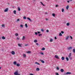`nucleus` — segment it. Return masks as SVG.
<instances>
[{
    "instance_id": "nucleus-8",
    "label": "nucleus",
    "mask_w": 75,
    "mask_h": 75,
    "mask_svg": "<svg viewBox=\"0 0 75 75\" xmlns=\"http://www.w3.org/2000/svg\"><path fill=\"white\" fill-rule=\"evenodd\" d=\"M35 64H36L37 65H40V63L37 62H35Z\"/></svg>"
},
{
    "instance_id": "nucleus-37",
    "label": "nucleus",
    "mask_w": 75,
    "mask_h": 75,
    "mask_svg": "<svg viewBox=\"0 0 75 75\" xmlns=\"http://www.w3.org/2000/svg\"><path fill=\"white\" fill-rule=\"evenodd\" d=\"M2 27H4V25H1Z\"/></svg>"
},
{
    "instance_id": "nucleus-26",
    "label": "nucleus",
    "mask_w": 75,
    "mask_h": 75,
    "mask_svg": "<svg viewBox=\"0 0 75 75\" xmlns=\"http://www.w3.org/2000/svg\"><path fill=\"white\" fill-rule=\"evenodd\" d=\"M67 26H69V23H67Z\"/></svg>"
},
{
    "instance_id": "nucleus-51",
    "label": "nucleus",
    "mask_w": 75,
    "mask_h": 75,
    "mask_svg": "<svg viewBox=\"0 0 75 75\" xmlns=\"http://www.w3.org/2000/svg\"><path fill=\"white\" fill-rule=\"evenodd\" d=\"M70 37L71 39H72V36H70Z\"/></svg>"
},
{
    "instance_id": "nucleus-55",
    "label": "nucleus",
    "mask_w": 75,
    "mask_h": 75,
    "mask_svg": "<svg viewBox=\"0 0 75 75\" xmlns=\"http://www.w3.org/2000/svg\"><path fill=\"white\" fill-rule=\"evenodd\" d=\"M30 75H34V74H30Z\"/></svg>"
},
{
    "instance_id": "nucleus-33",
    "label": "nucleus",
    "mask_w": 75,
    "mask_h": 75,
    "mask_svg": "<svg viewBox=\"0 0 75 75\" xmlns=\"http://www.w3.org/2000/svg\"><path fill=\"white\" fill-rule=\"evenodd\" d=\"M62 34H61V33H60L59 34V36H62Z\"/></svg>"
},
{
    "instance_id": "nucleus-60",
    "label": "nucleus",
    "mask_w": 75,
    "mask_h": 75,
    "mask_svg": "<svg viewBox=\"0 0 75 75\" xmlns=\"http://www.w3.org/2000/svg\"><path fill=\"white\" fill-rule=\"evenodd\" d=\"M1 69V67H0V69Z\"/></svg>"
},
{
    "instance_id": "nucleus-35",
    "label": "nucleus",
    "mask_w": 75,
    "mask_h": 75,
    "mask_svg": "<svg viewBox=\"0 0 75 75\" xmlns=\"http://www.w3.org/2000/svg\"><path fill=\"white\" fill-rule=\"evenodd\" d=\"M64 8H63L62 9V12H64Z\"/></svg>"
},
{
    "instance_id": "nucleus-4",
    "label": "nucleus",
    "mask_w": 75,
    "mask_h": 75,
    "mask_svg": "<svg viewBox=\"0 0 75 75\" xmlns=\"http://www.w3.org/2000/svg\"><path fill=\"white\" fill-rule=\"evenodd\" d=\"M40 61L41 62H42V63H45V62L42 60H40Z\"/></svg>"
},
{
    "instance_id": "nucleus-43",
    "label": "nucleus",
    "mask_w": 75,
    "mask_h": 75,
    "mask_svg": "<svg viewBox=\"0 0 75 75\" xmlns=\"http://www.w3.org/2000/svg\"><path fill=\"white\" fill-rule=\"evenodd\" d=\"M41 31L42 32H44V30H43V29H41Z\"/></svg>"
},
{
    "instance_id": "nucleus-12",
    "label": "nucleus",
    "mask_w": 75,
    "mask_h": 75,
    "mask_svg": "<svg viewBox=\"0 0 75 75\" xmlns=\"http://www.w3.org/2000/svg\"><path fill=\"white\" fill-rule=\"evenodd\" d=\"M60 71L62 72H64V69H61L60 70Z\"/></svg>"
},
{
    "instance_id": "nucleus-24",
    "label": "nucleus",
    "mask_w": 75,
    "mask_h": 75,
    "mask_svg": "<svg viewBox=\"0 0 75 75\" xmlns=\"http://www.w3.org/2000/svg\"><path fill=\"white\" fill-rule=\"evenodd\" d=\"M73 52L74 53H75V49H74L73 50Z\"/></svg>"
},
{
    "instance_id": "nucleus-3",
    "label": "nucleus",
    "mask_w": 75,
    "mask_h": 75,
    "mask_svg": "<svg viewBox=\"0 0 75 75\" xmlns=\"http://www.w3.org/2000/svg\"><path fill=\"white\" fill-rule=\"evenodd\" d=\"M55 57L56 58H57V59H59V57H58V56L56 55H55Z\"/></svg>"
},
{
    "instance_id": "nucleus-15",
    "label": "nucleus",
    "mask_w": 75,
    "mask_h": 75,
    "mask_svg": "<svg viewBox=\"0 0 75 75\" xmlns=\"http://www.w3.org/2000/svg\"><path fill=\"white\" fill-rule=\"evenodd\" d=\"M36 71H40V68H36Z\"/></svg>"
},
{
    "instance_id": "nucleus-44",
    "label": "nucleus",
    "mask_w": 75,
    "mask_h": 75,
    "mask_svg": "<svg viewBox=\"0 0 75 75\" xmlns=\"http://www.w3.org/2000/svg\"><path fill=\"white\" fill-rule=\"evenodd\" d=\"M40 3H41V4L42 5V4H43V3H42L41 2H40Z\"/></svg>"
},
{
    "instance_id": "nucleus-41",
    "label": "nucleus",
    "mask_w": 75,
    "mask_h": 75,
    "mask_svg": "<svg viewBox=\"0 0 75 75\" xmlns=\"http://www.w3.org/2000/svg\"><path fill=\"white\" fill-rule=\"evenodd\" d=\"M61 33L62 34H64V31H62L61 32Z\"/></svg>"
},
{
    "instance_id": "nucleus-48",
    "label": "nucleus",
    "mask_w": 75,
    "mask_h": 75,
    "mask_svg": "<svg viewBox=\"0 0 75 75\" xmlns=\"http://www.w3.org/2000/svg\"><path fill=\"white\" fill-rule=\"evenodd\" d=\"M56 69H58V70H59V68L58 67H57Z\"/></svg>"
},
{
    "instance_id": "nucleus-46",
    "label": "nucleus",
    "mask_w": 75,
    "mask_h": 75,
    "mask_svg": "<svg viewBox=\"0 0 75 75\" xmlns=\"http://www.w3.org/2000/svg\"><path fill=\"white\" fill-rule=\"evenodd\" d=\"M41 55H43L44 54V53H43L42 52H41Z\"/></svg>"
},
{
    "instance_id": "nucleus-62",
    "label": "nucleus",
    "mask_w": 75,
    "mask_h": 75,
    "mask_svg": "<svg viewBox=\"0 0 75 75\" xmlns=\"http://www.w3.org/2000/svg\"><path fill=\"white\" fill-rule=\"evenodd\" d=\"M20 75L19 74H18V75Z\"/></svg>"
},
{
    "instance_id": "nucleus-61",
    "label": "nucleus",
    "mask_w": 75,
    "mask_h": 75,
    "mask_svg": "<svg viewBox=\"0 0 75 75\" xmlns=\"http://www.w3.org/2000/svg\"><path fill=\"white\" fill-rule=\"evenodd\" d=\"M70 1H72V0H69Z\"/></svg>"
},
{
    "instance_id": "nucleus-31",
    "label": "nucleus",
    "mask_w": 75,
    "mask_h": 75,
    "mask_svg": "<svg viewBox=\"0 0 75 75\" xmlns=\"http://www.w3.org/2000/svg\"><path fill=\"white\" fill-rule=\"evenodd\" d=\"M16 65H17V67H19V66H20V64H17Z\"/></svg>"
},
{
    "instance_id": "nucleus-17",
    "label": "nucleus",
    "mask_w": 75,
    "mask_h": 75,
    "mask_svg": "<svg viewBox=\"0 0 75 75\" xmlns=\"http://www.w3.org/2000/svg\"><path fill=\"white\" fill-rule=\"evenodd\" d=\"M68 50H71V49H72V47H70L67 48Z\"/></svg>"
},
{
    "instance_id": "nucleus-6",
    "label": "nucleus",
    "mask_w": 75,
    "mask_h": 75,
    "mask_svg": "<svg viewBox=\"0 0 75 75\" xmlns=\"http://www.w3.org/2000/svg\"><path fill=\"white\" fill-rule=\"evenodd\" d=\"M14 75H18V72H15L14 73Z\"/></svg>"
},
{
    "instance_id": "nucleus-25",
    "label": "nucleus",
    "mask_w": 75,
    "mask_h": 75,
    "mask_svg": "<svg viewBox=\"0 0 75 75\" xmlns=\"http://www.w3.org/2000/svg\"><path fill=\"white\" fill-rule=\"evenodd\" d=\"M71 54H72V53H70L69 54V55L68 56V57H71Z\"/></svg>"
},
{
    "instance_id": "nucleus-5",
    "label": "nucleus",
    "mask_w": 75,
    "mask_h": 75,
    "mask_svg": "<svg viewBox=\"0 0 75 75\" xmlns=\"http://www.w3.org/2000/svg\"><path fill=\"white\" fill-rule=\"evenodd\" d=\"M66 74L67 75H68L69 74H71V73L70 72H67L66 73Z\"/></svg>"
},
{
    "instance_id": "nucleus-22",
    "label": "nucleus",
    "mask_w": 75,
    "mask_h": 75,
    "mask_svg": "<svg viewBox=\"0 0 75 75\" xmlns=\"http://www.w3.org/2000/svg\"><path fill=\"white\" fill-rule=\"evenodd\" d=\"M23 57H26V55H25V54H23Z\"/></svg>"
},
{
    "instance_id": "nucleus-58",
    "label": "nucleus",
    "mask_w": 75,
    "mask_h": 75,
    "mask_svg": "<svg viewBox=\"0 0 75 75\" xmlns=\"http://www.w3.org/2000/svg\"><path fill=\"white\" fill-rule=\"evenodd\" d=\"M46 21H47V20H48V19H47V18H46Z\"/></svg>"
},
{
    "instance_id": "nucleus-38",
    "label": "nucleus",
    "mask_w": 75,
    "mask_h": 75,
    "mask_svg": "<svg viewBox=\"0 0 75 75\" xmlns=\"http://www.w3.org/2000/svg\"><path fill=\"white\" fill-rule=\"evenodd\" d=\"M52 15L53 16L55 17V15L54 13H53Z\"/></svg>"
},
{
    "instance_id": "nucleus-50",
    "label": "nucleus",
    "mask_w": 75,
    "mask_h": 75,
    "mask_svg": "<svg viewBox=\"0 0 75 75\" xmlns=\"http://www.w3.org/2000/svg\"><path fill=\"white\" fill-rule=\"evenodd\" d=\"M35 34L36 35H37V32H36L35 33Z\"/></svg>"
},
{
    "instance_id": "nucleus-30",
    "label": "nucleus",
    "mask_w": 75,
    "mask_h": 75,
    "mask_svg": "<svg viewBox=\"0 0 75 75\" xmlns=\"http://www.w3.org/2000/svg\"><path fill=\"white\" fill-rule=\"evenodd\" d=\"M45 48H44V47H43V48L42 49V50H45Z\"/></svg>"
},
{
    "instance_id": "nucleus-36",
    "label": "nucleus",
    "mask_w": 75,
    "mask_h": 75,
    "mask_svg": "<svg viewBox=\"0 0 75 75\" xmlns=\"http://www.w3.org/2000/svg\"><path fill=\"white\" fill-rule=\"evenodd\" d=\"M18 34L17 33L15 34V36H18Z\"/></svg>"
},
{
    "instance_id": "nucleus-10",
    "label": "nucleus",
    "mask_w": 75,
    "mask_h": 75,
    "mask_svg": "<svg viewBox=\"0 0 75 75\" xmlns=\"http://www.w3.org/2000/svg\"><path fill=\"white\" fill-rule=\"evenodd\" d=\"M25 36H23V38L22 39L23 40H24V39H25Z\"/></svg>"
},
{
    "instance_id": "nucleus-16",
    "label": "nucleus",
    "mask_w": 75,
    "mask_h": 75,
    "mask_svg": "<svg viewBox=\"0 0 75 75\" xmlns=\"http://www.w3.org/2000/svg\"><path fill=\"white\" fill-rule=\"evenodd\" d=\"M68 38H69V36H67L66 38V40H68Z\"/></svg>"
},
{
    "instance_id": "nucleus-27",
    "label": "nucleus",
    "mask_w": 75,
    "mask_h": 75,
    "mask_svg": "<svg viewBox=\"0 0 75 75\" xmlns=\"http://www.w3.org/2000/svg\"><path fill=\"white\" fill-rule=\"evenodd\" d=\"M20 27H21V28H22V27H23V25H20Z\"/></svg>"
},
{
    "instance_id": "nucleus-7",
    "label": "nucleus",
    "mask_w": 75,
    "mask_h": 75,
    "mask_svg": "<svg viewBox=\"0 0 75 75\" xmlns=\"http://www.w3.org/2000/svg\"><path fill=\"white\" fill-rule=\"evenodd\" d=\"M27 19L29 21H31V19H30V18L27 17Z\"/></svg>"
},
{
    "instance_id": "nucleus-28",
    "label": "nucleus",
    "mask_w": 75,
    "mask_h": 75,
    "mask_svg": "<svg viewBox=\"0 0 75 75\" xmlns=\"http://www.w3.org/2000/svg\"><path fill=\"white\" fill-rule=\"evenodd\" d=\"M27 54H30V53H31V52L30 51H28V52H27Z\"/></svg>"
},
{
    "instance_id": "nucleus-32",
    "label": "nucleus",
    "mask_w": 75,
    "mask_h": 75,
    "mask_svg": "<svg viewBox=\"0 0 75 75\" xmlns=\"http://www.w3.org/2000/svg\"><path fill=\"white\" fill-rule=\"evenodd\" d=\"M25 26L26 28H27V27H28V26H27V24H25Z\"/></svg>"
},
{
    "instance_id": "nucleus-39",
    "label": "nucleus",
    "mask_w": 75,
    "mask_h": 75,
    "mask_svg": "<svg viewBox=\"0 0 75 75\" xmlns=\"http://www.w3.org/2000/svg\"><path fill=\"white\" fill-rule=\"evenodd\" d=\"M56 75H59V74L58 73H55Z\"/></svg>"
},
{
    "instance_id": "nucleus-40",
    "label": "nucleus",
    "mask_w": 75,
    "mask_h": 75,
    "mask_svg": "<svg viewBox=\"0 0 75 75\" xmlns=\"http://www.w3.org/2000/svg\"><path fill=\"white\" fill-rule=\"evenodd\" d=\"M18 45L19 46V47H21V45L20 44H18Z\"/></svg>"
},
{
    "instance_id": "nucleus-21",
    "label": "nucleus",
    "mask_w": 75,
    "mask_h": 75,
    "mask_svg": "<svg viewBox=\"0 0 75 75\" xmlns=\"http://www.w3.org/2000/svg\"><path fill=\"white\" fill-rule=\"evenodd\" d=\"M53 41V40H52V39H51L50 40V42H52Z\"/></svg>"
},
{
    "instance_id": "nucleus-1",
    "label": "nucleus",
    "mask_w": 75,
    "mask_h": 75,
    "mask_svg": "<svg viewBox=\"0 0 75 75\" xmlns=\"http://www.w3.org/2000/svg\"><path fill=\"white\" fill-rule=\"evenodd\" d=\"M8 10V8H6L4 10V12H7Z\"/></svg>"
},
{
    "instance_id": "nucleus-29",
    "label": "nucleus",
    "mask_w": 75,
    "mask_h": 75,
    "mask_svg": "<svg viewBox=\"0 0 75 75\" xmlns=\"http://www.w3.org/2000/svg\"><path fill=\"white\" fill-rule=\"evenodd\" d=\"M34 42H37V40H34Z\"/></svg>"
},
{
    "instance_id": "nucleus-64",
    "label": "nucleus",
    "mask_w": 75,
    "mask_h": 75,
    "mask_svg": "<svg viewBox=\"0 0 75 75\" xmlns=\"http://www.w3.org/2000/svg\"><path fill=\"white\" fill-rule=\"evenodd\" d=\"M19 61H20V60H19Z\"/></svg>"
},
{
    "instance_id": "nucleus-56",
    "label": "nucleus",
    "mask_w": 75,
    "mask_h": 75,
    "mask_svg": "<svg viewBox=\"0 0 75 75\" xmlns=\"http://www.w3.org/2000/svg\"><path fill=\"white\" fill-rule=\"evenodd\" d=\"M56 7H58V5H56Z\"/></svg>"
},
{
    "instance_id": "nucleus-53",
    "label": "nucleus",
    "mask_w": 75,
    "mask_h": 75,
    "mask_svg": "<svg viewBox=\"0 0 75 75\" xmlns=\"http://www.w3.org/2000/svg\"><path fill=\"white\" fill-rule=\"evenodd\" d=\"M46 31H47V33H48V32H49V31H48V30H46Z\"/></svg>"
},
{
    "instance_id": "nucleus-34",
    "label": "nucleus",
    "mask_w": 75,
    "mask_h": 75,
    "mask_svg": "<svg viewBox=\"0 0 75 75\" xmlns=\"http://www.w3.org/2000/svg\"><path fill=\"white\" fill-rule=\"evenodd\" d=\"M23 19H24L25 20L26 19V17L25 16H24L23 17Z\"/></svg>"
},
{
    "instance_id": "nucleus-18",
    "label": "nucleus",
    "mask_w": 75,
    "mask_h": 75,
    "mask_svg": "<svg viewBox=\"0 0 75 75\" xmlns=\"http://www.w3.org/2000/svg\"><path fill=\"white\" fill-rule=\"evenodd\" d=\"M13 64L14 65H16L17 64V62H13Z\"/></svg>"
},
{
    "instance_id": "nucleus-52",
    "label": "nucleus",
    "mask_w": 75,
    "mask_h": 75,
    "mask_svg": "<svg viewBox=\"0 0 75 75\" xmlns=\"http://www.w3.org/2000/svg\"><path fill=\"white\" fill-rule=\"evenodd\" d=\"M17 39L19 40H20V39H19V38H18L17 37Z\"/></svg>"
},
{
    "instance_id": "nucleus-14",
    "label": "nucleus",
    "mask_w": 75,
    "mask_h": 75,
    "mask_svg": "<svg viewBox=\"0 0 75 75\" xmlns=\"http://www.w3.org/2000/svg\"><path fill=\"white\" fill-rule=\"evenodd\" d=\"M62 60H64V59H65V57H62Z\"/></svg>"
},
{
    "instance_id": "nucleus-19",
    "label": "nucleus",
    "mask_w": 75,
    "mask_h": 75,
    "mask_svg": "<svg viewBox=\"0 0 75 75\" xmlns=\"http://www.w3.org/2000/svg\"><path fill=\"white\" fill-rule=\"evenodd\" d=\"M18 11H20V10H21V9H20V8L19 7H18Z\"/></svg>"
},
{
    "instance_id": "nucleus-54",
    "label": "nucleus",
    "mask_w": 75,
    "mask_h": 75,
    "mask_svg": "<svg viewBox=\"0 0 75 75\" xmlns=\"http://www.w3.org/2000/svg\"><path fill=\"white\" fill-rule=\"evenodd\" d=\"M40 35H42V34H40L39 35V36H40Z\"/></svg>"
},
{
    "instance_id": "nucleus-59",
    "label": "nucleus",
    "mask_w": 75,
    "mask_h": 75,
    "mask_svg": "<svg viewBox=\"0 0 75 75\" xmlns=\"http://www.w3.org/2000/svg\"><path fill=\"white\" fill-rule=\"evenodd\" d=\"M67 2L69 3V1H67Z\"/></svg>"
},
{
    "instance_id": "nucleus-47",
    "label": "nucleus",
    "mask_w": 75,
    "mask_h": 75,
    "mask_svg": "<svg viewBox=\"0 0 75 75\" xmlns=\"http://www.w3.org/2000/svg\"><path fill=\"white\" fill-rule=\"evenodd\" d=\"M17 21H20V20L19 19H18L17 20Z\"/></svg>"
},
{
    "instance_id": "nucleus-9",
    "label": "nucleus",
    "mask_w": 75,
    "mask_h": 75,
    "mask_svg": "<svg viewBox=\"0 0 75 75\" xmlns=\"http://www.w3.org/2000/svg\"><path fill=\"white\" fill-rule=\"evenodd\" d=\"M66 59L67 61H69V59H68V57H66Z\"/></svg>"
},
{
    "instance_id": "nucleus-20",
    "label": "nucleus",
    "mask_w": 75,
    "mask_h": 75,
    "mask_svg": "<svg viewBox=\"0 0 75 75\" xmlns=\"http://www.w3.org/2000/svg\"><path fill=\"white\" fill-rule=\"evenodd\" d=\"M13 13H14L15 14H16V10L14 11Z\"/></svg>"
},
{
    "instance_id": "nucleus-63",
    "label": "nucleus",
    "mask_w": 75,
    "mask_h": 75,
    "mask_svg": "<svg viewBox=\"0 0 75 75\" xmlns=\"http://www.w3.org/2000/svg\"><path fill=\"white\" fill-rule=\"evenodd\" d=\"M27 45H25V46H27Z\"/></svg>"
},
{
    "instance_id": "nucleus-57",
    "label": "nucleus",
    "mask_w": 75,
    "mask_h": 75,
    "mask_svg": "<svg viewBox=\"0 0 75 75\" xmlns=\"http://www.w3.org/2000/svg\"><path fill=\"white\" fill-rule=\"evenodd\" d=\"M42 5L43 6H45V5L44 4H42Z\"/></svg>"
},
{
    "instance_id": "nucleus-2",
    "label": "nucleus",
    "mask_w": 75,
    "mask_h": 75,
    "mask_svg": "<svg viewBox=\"0 0 75 75\" xmlns=\"http://www.w3.org/2000/svg\"><path fill=\"white\" fill-rule=\"evenodd\" d=\"M12 55H14L15 54V52L14 51H12L11 52Z\"/></svg>"
},
{
    "instance_id": "nucleus-13",
    "label": "nucleus",
    "mask_w": 75,
    "mask_h": 75,
    "mask_svg": "<svg viewBox=\"0 0 75 75\" xmlns=\"http://www.w3.org/2000/svg\"><path fill=\"white\" fill-rule=\"evenodd\" d=\"M69 59L70 60H72V57H71V56H69Z\"/></svg>"
},
{
    "instance_id": "nucleus-42",
    "label": "nucleus",
    "mask_w": 75,
    "mask_h": 75,
    "mask_svg": "<svg viewBox=\"0 0 75 75\" xmlns=\"http://www.w3.org/2000/svg\"><path fill=\"white\" fill-rule=\"evenodd\" d=\"M36 45H37V46H38L39 45H38V43H36Z\"/></svg>"
},
{
    "instance_id": "nucleus-45",
    "label": "nucleus",
    "mask_w": 75,
    "mask_h": 75,
    "mask_svg": "<svg viewBox=\"0 0 75 75\" xmlns=\"http://www.w3.org/2000/svg\"><path fill=\"white\" fill-rule=\"evenodd\" d=\"M54 39L55 40H57V37H55V36L54 37Z\"/></svg>"
},
{
    "instance_id": "nucleus-11",
    "label": "nucleus",
    "mask_w": 75,
    "mask_h": 75,
    "mask_svg": "<svg viewBox=\"0 0 75 75\" xmlns=\"http://www.w3.org/2000/svg\"><path fill=\"white\" fill-rule=\"evenodd\" d=\"M68 8H69V6H67L66 7V9L67 10H68Z\"/></svg>"
},
{
    "instance_id": "nucleus-49",
    "label": "nucleus",
    "mask_w": 75,
    "mask_h": 75,
    "mask_svg": "<svg viewBox=\"0 0 75 75\" xmlns=\"http://www.w3.org/2000/svg\"><path fill=\"white\" fill-rule=\"evenodd\" d=\"M38 34H40V32L39 31H38Z\"/></svg>"
},
{
    "instance_id": "nucleus-23",
    "label": "nucleus",
    "mask_w": 75,
    "mask_h": 75,
    "mask_svg": "<svg viewBox=\"0 0 75 75\" xmlns=\"http://www.w3.org/2000/svg\"><path fill=\"white\" fill-rule=\"evenodd\" d=\"M2 40H4L5 39V37L3 36L2 38Z\"/></svg>"
}]
</instances>
